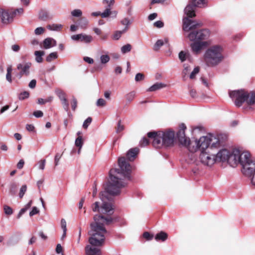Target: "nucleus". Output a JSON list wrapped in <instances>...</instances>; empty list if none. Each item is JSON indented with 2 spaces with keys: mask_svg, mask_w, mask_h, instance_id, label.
<instances>
[{
  "mask_svg": "<svg viewBox=\"0 0 255 255\" xmlns=\"http://www.w3.org/2000/svg\"><path fill=\"white\" fill-rule=\"evenodd\" d=\"M119 169H112L110 171V181L108 185L106 190L100 194V198L103 201L101 207L99 208V203L96 202L92 206L94 212L99 211L102 214H112L113 212L111 203V195H118L120 189L127 184L126 180L130 179V175L132 170L130 165L126 161L124 157L119 159Z\"/></svg>",
  "mask_w": 255,
  "mask_h": 255,
  "instance_id": "f257e3e1",
  "label": "nucleus"
},
{
  "mask_svg": "<svg viewBox=\"0 0 255 255\" xmlns=\"http://www.w3.org/2000/svg\"><path fill=\"white\" fill-rule=\"evenodd\" d=\"M94 223L91 224V230L89 235L91 236L89 239L90 245H87L85 248L86 255H101L99 247L103 246L104 243L107 231L104 225H109L112 223L113 219L111 217L104 218L101 215H95L94 217Z\"/></svg>",
  "mask_w": 255,
  "mask_h": 255,
  "instance_id": "f03ea898",
  "label": "nucleus"
},
{
  "mask_svg": "<svg viewBox=\"0 0 255 255\" xmlns=\"http://www.w3.org/2000/svg\"><path fill=\"white\" fill-rule=\"evenodd\" d=\"M179 130L177 132V137L179 143L183 146L187 147L188 150L192 152H195L197 149L201 148L204 151L206 149L210 147V139L209 135L201 137L199 139H196L191 142L189 138L185 136V130L186 127L184 124L179 125Z\"/></svg>",
  "mask_w": 255,
  "mask_h": 255,
  "instance_id": "7ed1b4c3",
  "label": "nucleus"
},
{
  "mask_svg": "<svg viewBox=\"0 0 255 255\" xmlns=\"http://www.w3.org/2000/svg\"><path fill=\"white\" fill-rule=\"evenodd\" d=\"M205 4V0H192L191 3L185 8L184 13L187 16L183 18V29L185 31H189L201 26V23L191 20L188 17L195 16V7H201Z\"/></svg>",
  "mask_w": 255,
  "mask_h": 255,
  "instance_id": "20e7f679",
  "label": "nucleus"
},
{
  "mask_svg": "<svg viewBox=\"0 0 255 255\" xmlns=\"http://www.w3.org/2000/svg\"><path fill=\"white\" fill-rule=\"evenodd\" d=\"M173 131L149 132L147 136L153 138L152 144L156 148H160L162 146H169L173 144L174 138Z\"/></svg>",
  "mask_w": 255,
  "mask_h": 255,
  "instance_id": "39448f33",
  "label": "nucleus"
},
{
  "mask_svg": "<svg viewBox=\"0 0 255 255\" xmlns=\"http://www.w3.org/2000/svg\"><path fill=\"white\" fill-rule=\"evenodd\" d=\"M237 160V164H240L242 167L243 174L249 177H253L255 172V160L252 158L250 153L241 150Z\"/></svg>",
  "mask_w": 255,
  "mask_h": 255,
  "instance_id": "423d86ee",
  "label": "nucleus"
},
{
  "mask_svg": "<svg viewBox=\"0 0 255 255\" xmlns=\"http://www.w3.org/2000/svg\"><path fill=\"white\" fill-rule=\"evenodd\" d=\"M222 52L223 48L219 45L212 46L208 48L204 56L206 65L213 67L219 64L223 59Z\"/></svg>",
  "mask_w": 255,
  "mask_h": 255,
  "instance_id": "0eeeda50",
  "label": "nucleus"
},
{
  "mask_svg": "<svg viewBox=\"0 0 255 255\" xmlns=\"http://www.w3.org/2000/svg\"><path fill=\"white\" fill-rule=\"evenodd\" d=\"M230 97L235 100V104L238 107L242 106L243 103L246 102L248 105L255 104V93H248L244 90H235L230 92Z\"/></svg>",
  "mask_w": 255,
  "mask_h": 255,
  "instance_id": "6e6552de",
  "label": "nucleus"
},
{
  "mask_svg": "<svg viewBox=\"0 0 255 255\" xmlns=\"http://www.w3.org/2000/svg\"><path fill=\"white\" fill-rule=\"evenodd\" d=\"M241 151V150L238 148L234 149L232 151L227 149H221L215 154L216 161H227L231 166L235 167L237 165V160Z\"/></svg>",
  "mask_w": 255,
  "mask_h": 255,
  "instance_id": "1a4fd4ad",
  "label": "nucleus"
},
{
  "mask_svg": "<svg viewBox=\"0 0 255 255\" xmlns=\"http://www.w3.org/2000/svg\"><path fill=\"white\" fill-rule=\"evenodd\" d=\"M210 36V32L206 29H201L197 31H192L187 37L190 41H198L199 42L208 41Z\"/></svg>",
  "mask_w": 255,
  "mask_h": 255,
  "instance_id": "9d476101",
  "label": "nucleus"
},
{
  "mask_svg": "<svg viewBox=\"0 0 255 255\" xmlns=\"http://www.w3.org/2000/svg\"><path fill=\"white\" fill-rule=\"evenodd\" d=\"M200 161L204 165L211 166L216 161L215 154L212 152V150L207 149V151H202L200 156Z\"/></svg>",
  "mask_w": 255,
  "mask_h": 255,
  "instance_id": "9b49d317",
  "label": "nucleus"
},
{
  "mask_svg": "<svg viewBox=\"0 0 255 255\" xmlns=\"http://www.w3.org/2000/svg\"><path fill=\"white\" fill-rule=\"evenodd\" d=\"M71 38L74 41H79L86 44H89L93 41V37L92 35L83 33L73 35Z\"/></svg>",
  "mask_w": 255,
  "mask_h": 255,
  "instance_id": "f8f14e48",
  "label": "nucleus"
},
{
  "mask_svg": "<svg viewBox=\"0 0 255 255\" xmlns=\"http://www.w3.org/2000/svg\"><path fill=\"white\" fill-rule=\"evenodd\" d=\"M194 41V42L191 44V47L193 52L196 54L199 53L200 51L203 48L208 46L210 44L209 41H204L201 42L198 41Z\"/></svg>",
  "mask_w": 255,
  "mask_h": 255,
  "instance_id": "ddd939ff",
  "label": "nucleus"
},
{
  "mask_svg": "<svg viewBox=\"0 0 255 255\" xmlns=\"http://www.w3.org/2000/svg\"><path fill=\"white\" fill-rule=\"evenodd\" d=\"M16 15V12H11L7 10H2L1 12V21L2 23L7 24L11 22L13 17Z\"/></svg>",
  "mask_w": 255,
  "mask_h": 255,
  "instance_id": "4468645a",
  "label": "nucleus"
},
{
  "mask_svg": "<svg viewBox=\"0 0 255 255\" xmlns=\"http://www.w3.org/2000/svg\"><path fill=\"white\" fill-rule=\"evenodd\" d=\"M30 63H19L17 66V69L19 71V77L22 75H28L29 73V69L31 67Z\"/></svg>",
  "mask_w": 255,
  "mask_h": 255,
  "instance_id": "2eb2a0df",
  "label": "nucleus"
},
{
  "mask_svg": "<svg viewBox=\"0 0 255 255\" xmlns=\"http://www.w3.org/2000/svg\"><path fill=\"white\" fill-rule=\"evenodd\" d=\"M42 44V47L44 49H47L55 46L57 45V42L53 38L47 37L43 41L42 43H40L41 46Z\"/></svg>",
  "mask_w": 255,
  "mask_h": 255,
  "instance_id": "dca6fc26",
  "label": "nucleus"
},
{
  "mask_svg": "<svg viewBox=\"0 0 255 255\" xmlns=\"http://www.w3.org/2000/svg\"><path fill=\"white\" fill-rule=\"evenodd\" d=\"M210 139V147L208 149L212 150L214 148H218L220 146V141L219 138L212 134L209 135Z\"/></svg>",
  "mask_w": 255,
  "mask_h": 255,
  "instance_id": "f3484780",
  "label": "nucleus"
},
{
  "mask_svg": "<svg viewBox=\"0 0 255 255\" xmlns=\"http://www.w3.org/2000/svg\"><path fill=\"white\" fill-rule=\"evenodd\" d=\"M139 149L137 148H131L127 153V157L129 161H133L137 155Z\"/></svg>",
  "mask_w": 255,
  "mask_h": 255,
  "instance_id": "a211bd4d",
  "label": "nucleus"
},
{
  "mask_svg": "<svg viewBox=\"0 0 255 255\" xmlns=\"http://www.w3.org/2000/svg\"><path fill=\"white\" fill-rule=\"evenodd\" d=\"M38 18L40 20L44 21L51 19V17L50 16L49 12L45 10H41L39 12Z\"/></svg>",
  "mask_w": 255,
  "mask_h": 255,
  "instance_id": "6ab92c4d",
  "label": "nucleus"
},
{
  "mask_svg": "<svg viewBox=\"0 0 255 255\" xmlns=\"http://www.w3.org/2000/svg\"><path fill=\"white\" fill-rule=\"evenodd\" d=\"M168 41L167 38H165L164 39H159L155 43L153 49L155 51H158L162 46H163L164 44L168 43Z\"/></svg>",
  "mask_w": 255,
  "mask_h": 255,
  "instance_id": "aec40b11",
  "label": "nucleus"
},
{
  "mask_svg": "<svg viewBox=\"0 0 255 255\" xmlns=\"http://www.w3.org/2000/svg\"><path fill=\"white\" fill-rule=\"evenodd\" d=\"M63 27V25L61 24L53 23L47 25V28L51 31H59Z\"/></svg>",
  "mask_w": 255,
  "mask_h": 255,
  "instance_id": "412c9836",
  "label": "nucleus"
},
{
  "mask_svg": "<svg viewBox=\"0 0 255 255\" xmlns=\"http://www.w3.org/2000/svg\"><path fill=\"white\" fill-rule=\"evenodd\" d=\"M167 237L168 235L165 232L161 231L156 235L155 239L157 241H161L164 242L167 239Z\"/></svg>",
  "mask_w": 255,
  "mask_h": 255,
  "instance_id": "4be33fe9",
  "label": "nucleus"
},
{
  "mask_svg": "<svg viewBox=\"0 0 255 255\" xmlns=\"http://www.w3.org/2000/svg\"><path fill=\"white\" fill-rule=\"evenodd\" d=\"M165 87V85L162 83H156L150 87L147 90L148 92H153Z\"/></svg>",
  "mask_w": 255,
  "mask_h": 255,
  "instance_id": "5701e85b",
  "label": "nucleus"
},
{
  "mask_svg": "<svg viewBox=\"0 0 255 255\" xmlns=\"http://www.w3.org/2000/svg\"><path fill=\"white\" fill-rule=\"evenodd\" d=\"M45 54L43 51H35L34 55L35 56V61L37 63H42L43 61L42 56Z\"/></svg>",
  "mask_w": 255,
  "mask_h": 255,
  "instance_id": "b1692460",
  "label": "nucleus"
},
{
  "mask_svg": "<svg viewBox=\"0 0 255 255\" xmlns=\"http://www.w3.org/2000/svg\"><path fill=\"white\" fill-rule=\"evenodd\" d=\"M111 7H106L105 10L102 13H101V16L103 18H106L109 16L111 14H114L115 16L117 15V12L116 11H114L112 12L111 11Z\"/></svg>",
  "mask_w": 255,
  "mask_h": 255,
  "instance_id": "393cba45",
  "label": "nucleus"
},
{
  "mask_svg": "<svg viewBox=\"0 0 255 255\" xmlns=\"http://www.w3.org/2000/svg\"><path fill=\"white\" fill-rule=\"evenodd\" d=\"M56 94L59 98L60 101L67 98L66 93L60 89H57L55 91Z\"/></svg>",
  "mask_w": 255,
  "mask_h": 255,
  "instance_id": "a878e982",
  "label": "nucleus"
},
{
  "mask_svg": "<svg viewBox=\"0 0 255 255\" xmlns=\"http://www.w3.org/2000/svg\"><path fill=\"white\" fill-rule=\"evenodd\" d=\"M131 45L130 44H127L121 47V52L123 54H126L129 52L131 50Z\"/></svg>",
  "mask_w": 255,
  "mask_h": 255,
  "instance_id": "bb28decb",
  "label": "nucleus"
},
{
  "mask_svg": "<svg viewBox=\"0 0 255 255\" xmlns=\"http://www.w3.org/2000/svg\"><path fill=\"white\" fill-rule=\"evenodd\" d=\"M128 30L127 27H125L122 31H117L113 35V39L115 40H118L121 37L122 34Z\"/></svg>",
  "mask_w": 255,
  "mask_h": 255,
  "instance_id": "cd10ccee",
  "label": "nucleus"
},
{
  "mask_svg": "<svg viewBox=\"0 0 255 255\" xmlns=\"http://www.w3.org/2000/svg\"><path fill=\"white\" fill-rule=\"evenodd\" d=\"M75 145L80 148H82V146L83 145V141L82 139V136H79L75 140Z\"/></svg>",
  "mask_w": 255,
  "mask_h": 255,
  "instance_id": "c85d7f7f",
  "label": "nucleus"
},
{
  "mask_svg": "<svg viewBox=\"0 0 255 255\" xmlns=\"http://www.w3.org/2000/svg\"><path fill=\"white\" fill-rule=\"evenodd\" d=\"M57 53L56 52H52L49 54L46 57V60L47 62H51L52 60L57 58Z\"/></svg>",
  "mask_w": 255,
  "mask_h": 255,
  "instance_id": "c756f323",
  "label": "nucleus"
},
{
  "mask_svg": "<svg viewBox=\"0 0 255 255\" xmlns=\"http://www.w3.org/2000/svg\"><path fill=\"white\" fill-rule=\"evenodd\" d=\"M110 58L108 55H102L100 57V61L102 64H106L110 61Z\"/></svg>",
  "mask_w": 255,
  "mask_h": 255,
  "instance_id": "7c9ffc66",
  "label": "nucleus"
},
{
  "mask_svg": "<svg viewBox=\"0 0 255 255\" xmlns=\"http://www.w3.org/2000/svg\"><path fill=\"white\" fill-rule=\"evenodd\" d=\"M26 190H27V186L26 185H23L21 187L20 190H19V194H18V196L20 198H22L23 197Z\"/></svg>",
  "mask_w": 255,
  "mask_h": 255,
  "instance_id": "2f4dec72",
  "label": "nucleus"
},
{
  "mask_svg": "<svg viewBox=\"0 0 255 255\" xmlns=\"http://www.w3.org/2000/svg\"><path fill=\"white\" fill-rule=\"evenodd\" d=\"M107 102L104 99L100 98L96 102V106L99 107H103L106 105Z\"/></svg>",
  "mask_w": 255,
  "mask_h": 255,
  "instance_id": "473e14b6",
  "label": "nucleus"
},
{
  "mask_svg": "<svg viewBox=\"0 0 255 255\" xmlns=\"http://www.w3.org/2000/svg\"><path fill=\"white\" fill-rule=\"evenodd\" d=\"M12 68L11 66L8 67L7 68V73L6 75V79L9 82H11V75Z\"/></svg>",
  "mask_w": 255,
  "mask_h": 255,
  "instance_id": "72a5a7b5",
  "label": "nucleus"
},
{
  "mask_svg": "<svg viewBox=\"0 0 255 255\" xmlns=\"http://www.w3.org/2000/svg\"><path fill=\"white\" fill-rule=\"evenodd\" d=\"M29 94L27 91H24L21 92L18 96V98L20 100H23L26 98H28L29 97Z\"/></svg>",
  "mask_w": 255,
  "mask_h": 255,
  "instance_id": "f704fd0d",
  "label": "nucleus"
},
{
  "mask_svg": "<svg viewBox=\"0 0 255 255\" xmlns=\"http://www.w3.org/2000/svg\"><path fill=\"white\" fill-rule=\"evenodd\" d=\"M52 99H53L52 97H49L48 99H43L42 98H39L38 99L37 103L38 104L42 105V104H44L47 102H50L51 101H52Z\"/></svg>",
  "mask_w": 255,
  "mask_h": 255,
  "instance_id": "c9c22d12",
  "label": "nucleus"
},
{
  "mask_svg": "<svg viewBox=\"0 0 255 255\" xmlns=\"http://www.w3.org/2000/svg\"><path fill=\"white\" fill-rule=\"evenodd\" d=\"M135 93L134 91H132L126 95V99L128 102H131L135 97Z\"/></svg>",
  "mask_w": 255,
  "mask_h": 255,
  "instance_id": "e433bc0d",
  "label": "nucleus"
},
{
  "mask_svg": "<svg viewBox=\"0 0 255 255\" xmlns=\"http://www.w3.org/2000/svg\"><path fill=\"white\" fill-rule=\"evenodd\" d=\"M71 14L74 17H80L82 15V12L79 9H76L71 11Z\"/></svg>",
  "mask_w": 255,
  "mask_h": 255,
  "instance_id": "4c0bfd02",
  "label": "nucleus"
},
{
  "mask_svg": "<svg viewBox=\"0 0 255 255\" xmlns=\"http://www.w3.org/2000/svg\"><path fill=\"white\" fill-rule=\"evenodd\" d=\"M61 104L63 106L64 109L66 112H68L69 111V103L68 102L67 99L66 98L65 100L61 101Z\"/></svg>",
  "mask_w": 255,
  "mask_h": 255,
  "instance_id": "58836bf2",
  "label": "nucleus"
},
{
  "mask_svg": "<svg viewBox=\"0 0 255 255\" xmlns=\"http://www.w3.org/2000/svg\"><path fill=\"white\" fill-rule=\"evenodd\" d=\"M115 0H103V3L106 4L107 5L106 7H111L112 8V6L114 4Z\"/></svg>",
  "mask_w": 255,
  "mask_h": 255,
  "instance_id": "ea45409f",
  "label": "nucleus"
},
{
  "mask_svg": "<svg viewBox=\"0 0 255 255\" xmlns=\"http://www.w3.org/2000/svg\"><path fill=\"white\" fill-rule=\"evenodd\" d=\"M17 189V185L15 183H12L10 184V192L12 195L15 194Z\"/></svg>",
  "mask_w": 255,
  "mask_h": 255,
  "instance_id": "a19ab883",
  "label": "nucleus"
},
{
  "mask_svg": "<svg viewBox=\"0 0 255 255\" xmlns=\"http://www.w3.org/2000/svg\"><path fill=\"white\" fill-rule=\"evenodd\" d=\"M199 70L200 68L199 67H195L190 75V78L191 79H194L195 77V75L199 73Z\"/></svg>",
  "mask_w": 255,
  "mask_h": 255,
  "instance_id": "79ce46f5",
  "label": "nucleus"
},
{
  "mask_svg": "<svg viewBox=\"0 0 255 255\" xmlns=\"http://www.w3.org/2000/svg\"><path fill=\"white\" fill-rule=\"evenodd\" d=\"M187 53L182 51L179 53V58L182 62L186 60Z\"/></svg>",
  "mask_w": 255,
  "mask_h": 255,
  "instance_id": "37998d69",
  "label": "nucleus"
},
{
  "mask_svg": "<svg viewBox=\"0 0 255 255\" xmlns=\"http://www.w3.org/2000/svg\"><path fill=\"white\" fill-rule=\"evenodd\" d=\"M121 23L126 26V27L128 28V26L130 24L131 22L129 19L128 17H125L123 19H122L121 21Z\"/></svg>",
  "mask_w": 255,
  "mask_h": 255,
  "instance_id": "c03bdc74",
  "label": "nucleus"
},
{
  "mask_svg": "<svg viewBox=\"0 0 255 255\" xmlns=\"http://www.w3.org/2000/svg\"><path fill=\"white\" fill-rule=\"evenodd\" d=\"M92 119L90 117H88L84 122L83 124V128L86 129L89 125L91 123Z\"/></svg>",
  "mask_w": 255,
  "mask_h": 255,
  "instance_id": "a18cd8bd",
  "label": "nucleus"
},
{
  "mask_svg": "<svg viewBox=\"0 0 255 255\" xmlns=\"http://www.w3.org/2000/svg\"><path fill=\"white\" fill-rule=\"evenodd\" d=\"M149 143V141L148 139L145 137H143L142 139L140 141L139 144L141 147H144Z\"/></svg>",
  "mask_w": 255,
  "mask_h": 255,
  "instance_id": "49530a36",
  "label": "nucleus"
},
{
  "mask_svg": "<svg viewBox=\"0 0 255 255\" xmlns=\"http://www.w3.org/2000/svg\"><path fill=\"white\" fill-rule=\"evenodd\" d=\"M4 211L5 214L6 215H11L13 213L12 209L8 206H4Z\"/></svg>",
  "mask_w": 255,
  "mask_h": 255,
  "instance_id": "de8ad7c7",
  "label": "nucleus"
},
{
  "mask_svg": "<svg viewBox=\"0 0 255 255\" xmlns=\"http://www.w3.org/2000/svg\"><path fill=\"white\" fill-rule=\"evenodd\" d=\"M44 32V28L42 27L36 28L34 30V33L36 35H40Z\"/></svg>",
  "mask_w": 255,
  "mask_h": 255,
  "instance_id": "09e8293b",
  "label": "nucleus"
},
{
  "mask_svg": "<svg viewBox=\"0 0 255 255\" xmlns=\"http://www.w3.org/2000/svg\"><path fill=\"white\" fill-rule=\"evenodd\" d=\"M46 160L45 159L41 160L38 163V168L40 169L44 170L45 168Z\"/></svg>",
  "mask_w": 255,
  "mask_h": 255,
  "instance_id": "8fccbe9b",
  "label": "nucleus"
},
{
  "mask_svg": "<svg viewBox=\"0 0 255 255\" xmlns=\"http://www.w3.org/2000/svg\"><path fill=\"white\" fill-rule=\"evenodd\" d=\"M77 101L74 97H73V98L72 99V101H71V107H72V109L73 111L75 110V109L77 107Z\"/></svg>",
  "mask_w": 255,
  "mask_h": 255,
  "instance_id": "3c124183",
  "label": "nucleus"
},
{
  "mask_svg": "<svg viewBox=\"0 0 255 255\" xmlns=\"http://www.w3.org/2000/svg\"><path fill=\"white\" fill-rule=\"evenodd\" d=\"M144 76L142 73H137L135 77V80L136 82L140 81L143 80Z\"/></svg>",
  "mask_w": 255,
  "mask_h": 255,
  "instance_id": "603ef678",
  "label": "nucleus"
},
{
  "mask_svg": "<svg viewBox=\"0 0 255 255\" xmlns=\"http://www.w3.org/2000/svg\"><path fill=\"white\" fill-rule=\"evenodd\" d=\"M39 210L36 207H33L32 209V210L29 213V216L30 217L33 216L39 213Z\"/></svg>",
  "mask_w": 255,
  "mask_h": 255,
  "instance_id": "864d4df0",
  "label": "nucleus"
},
{
  "mask_svg": "<svg viewBox=\"0 0 255 255\" xmlns=\"http://www.w3.org/2000/svg\"><path fill=\"white\" fill-rule=\"evenodd\" d=\"M143 237L144 238L146 239L147 240L149 241L152 240L153 238V235H151L148 232H144L143 234Z\"/></svg>",
  "mask_w": 255,
  "mask_h": 255,
  "instance_id": "5fc2aeb1",
  "label": "nucleus"
},
{
  "mask_svg": "<svg viewBox=\"0 0 255 255\" xmlns=\"http://www.w3.org/2000/svg\"><path fill=\"white\" fill-rule=\"evenodd\" d=\"M33 115L36 118H40L42 117L43 116V112L41 111H36L34 112Z\"/></svg>",
  "mask_w": 255,
  "mask_h": 255,
  "instance_id": "6e6d98bb",
  "label": "nucleus"
},
{
  "mask_svg": "<svg viewBox=\"0 0 255 255\" xmlns=\"http://www.w3.org/2000/svg\"><path fill=\"white\" fill-rule=\"evenodd\" d=\"M154 25L158 28H161L163 26V22L161 21L158 20L154 23Z\"/></svg>",
  "mask_w": 255,
  "mask_h": 255,
  "instance_id": "4d7b16f0",
  "label": "nucleus"
},
{
  "mask_svg": "<svg viewBox=\"0 0 255 255\" xmlns=\"http://www.w3.org/2000/svg\"><path fill=\"white\" fill-rule=\"evenodd\" d=\"M124 129V126L121 125V121L118 122V127L117 128V132H119L122 131Z\"/></svg>",
  "mask_w": 255,
  "mask_h": 255,
  "instance_id": "13d9d810",
  "label": "nucleus"
},
{
  "mask_svg": "<svg viewBox=\"0 0 255 255\" xmlns=\"http://www.w3.org/2000/svg\"><path fill=\"white\" fill-rule=\"evenodd\" d=\"M183 67H184V69L183 70V74L185 76L186 74H187V73H188L189 71L190 70V68H189V66L188 65H187V64H185L183 65Z\"/></svg>",
  "mask_w": 255,
  "mask_h": 255,
  "instance_id": "bf43d9fd",
  "label": "nucleus"
},
{
  "mask_svg": "<svg viewBox=\"0 0 255 255\" xmlns=\"http://www.w3.org/2000/svg\"><path fill=\"white\" fill-rule=\"evenodd\" d=\"M93 30L97 35H101L102 34V31L99 28L94 27L93 28Z\"/></svg>",
  "mask_w": 255,
  "mask_h": 255,
  "instance_id": "052dcab7",
  "label": "nucleus"
},
{
  "mask_svg": "<svg viewBox=\"0 0 255 255\" xmlns=\"http://www.w3.org/2000/svg\"><path fill=\"white\" fill-rule=\"evenodd\" d=\"M61 226L63 230H67L66 222L65 220L63 219H62L61 221Z\"/></svg>",
  "mask_w": 255,
  "mask_h": 255,
  "instance_id": "680f3d73",
  "label": "nucleus"
},
{
  "mask_svg": "<svg viewBox=\"0 0 255 255\" xmlns=\"http://www.w3.org/2000/svg\"><path fill=\"white\" fill-rule=\"evenodd\" d=\"M36 84V80L33 79V80H32L30 82V83H29L28 86L29 87V88L33 89L35 87Z\"/></svg>",
  "mask_w": 255,
  "mask_h": 255,
  "instance_id": "e2e57ef3",
  "label": "nucleus"
},
{
  "mask_svg": "<svg viewBox=\"0 0 255 255\" xmlns=\"http://www.w3.org/2000/svg\"><path fill=\"white\" fill-rule=\"evenodd\" d=\"M157 16V13H153L148 15V19L149 20H153V19H154L156 18Z\"/></svg>",
  "mask_w": 255,
  "mask_h": 255,
  "instance_id": "0e129e2a",
  "label": "nucleus"
},
{
  "mask_svg": "<svg viewBox=\"0 0 255 255\" xmlns=\"http://www.w3.org/2000/svg\"><path fill=\"white\" fill-rule=\"evenodd\" d=\"M24 164V160L22 159H20L17 164V167L18 169H21L23 167Z\"/></svg>",
  "mask_w": 255,
  "mask_h": 255,
  "instance_id": "69168bd1",
  "label": "nucleus"
},
{
  "mask_svg": "<svg viewBox=\"0 0 255 255\" xmlns=\"http://www.w3.org/2000/svg\"><path fill=\"white\" fill-rule=\"evenodd\" d=\"M62 247L60 244H58L56 248V252L57 254H60L62 253Z\"/></svg>",
  "mask_w": 255,
  "mask_h": 255,
  "instance_id": "338daca9",
  "label": "nucleus"
},
{
  "mask_svg": "<svg viewBox=\"0 0 255 255\" xmlns=\"http://www.w3.org/2000/svg\"><path fill=\"white\" fill-rule=\"evenodd\" d=\"M84 60L89 64H92L94 63V60L89 57H85L84 58Z\"/></svg>",
  "mask_w": 255,
  "mask_h": 255,
  "instance_id": "774afa93",
  "label": "nucleus"
}]
</instances>
